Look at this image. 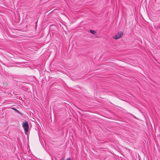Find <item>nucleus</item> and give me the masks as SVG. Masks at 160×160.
Wrapping results in <instances>:
<instances>
[{"instance_id":"nucleus-1","label":"nucleus","mask_w":160,"mask_h":160,"mask_svg":"<svg viewBox=\"0 0 160 160\" xmlns=\"http://www.w3.org/2000/svg\"><path fill=\"white\" fill-rule=\"evenodd\" d=\"M22 126L24 128L25 133H26L28 130L29 126L28 122L26 120L24 121L23 122Z\"/></svg>"},{"instance_id":"nucleus-2","label":"nucleus","mask_w":160,"mask_h":160,"mask_svg":"<svg viewBox=\"0 0 160 160\" xmlns=\"http://www.w3.org/2000/svg\"><path fill=\"white\" fill-rule=\"evenodd\" d=\"M123 34V32H118L115 35L114 38L116 39H118L122 37Z\"/></svg>"},{"instance_id":"nucleus-3","label":"nucleus","mask_w":160,"mask_h":160,"mask_svg":"<svg viewBox=\"0 0 160 160\" xmlns=\"http://www.w3.org/2000/svg\"><path fill=\"white\" fill-rule=\"evenodd\" d=\"M90 31L91 33H92V34H96V32L94 30H90Z\"/></svg>"},{"instance_id":"nucleus-4","label":"nucleus","mask_w":160,"mask_h":160,"mask_svg":"<svg viewBox=\"0 0 160 160\" xmlns=\"http://www.w3.org/2000/svg\"><path fill=\"white\" fill-rule=\"evenodd\" d=\"M15 111L16 112H17V113H18L20 114H22V113H21V112L19 111H18V110L17 109Z\"/></svg>"},{"instance_id":"nucleus-5","label":"nucleus","mask_w":160,"mask_h":160,"mask_svg":"<svg viewBox=\"0 0 160 160\" xmlns=\"http://www.w3.org/2000/svg\"><path fill=\"white\" fill-rule=\"evenodd\" d=\"M12 109H13V110H14L15 111H16V109H16L15 108H13V107L12 108Z\"/></svg>"},{"instance_id":"nucleus-6","label":"nucleus","mask_w":160,"mask_h":160,"mask_svg":"<svg viewBox=\"0 0 160 160\" xmlns=\"http://www.w3.org/2000/svg\"><path fill=\"white\" fill-rule=\"evenodd\" d=\"M67 160H71V159L70 158H68Z\"/></svg>"}]
</instances>
